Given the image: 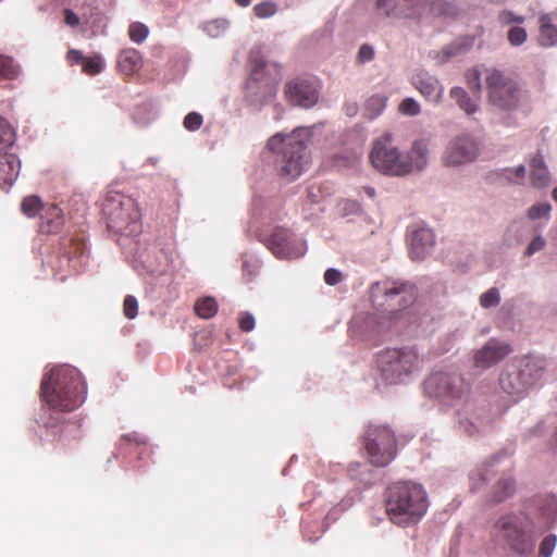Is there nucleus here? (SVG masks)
Segmentation results:
<instances>
[{
	"mask_svg": "<svg viewBox=\"0 0 557 557\" xmlns=\"http://www.w3.org/2000/svg\"><path fill=\"white\" fill-rule=\"evenodd\" d=\"M102 212L108 228L121 233L133 234L140 221V210L136 201L120 191H109L102 203Z\"/></svg>",
	"mask_w": 557,
	"mask_h": 557,
	"instance_id": "nucleus-7",
	"label": "nucleus"
},
{
	"mask_svg": "<svg viewBox=\"0 0 557 557\" xmlns=\"http://www.w3.org/2000/svg\"><path fill=\"white\" fill-rule=\"evenodd\" d=\"M468 87L475 94L481 91V74L476 69L468 70L466 73Z\"/></svg>",
	"mask_w": 557,
	"mask_h": 557,
	"instance_id": "nucleus-40",
	"label": "nucleus"
},
{
	"mask_svg": "<svg viewBox=\"0 0 557 557\" xmlns=\"http://www.w3.org/2000/svg\"><path fill=\"white\" fill-rule=\"evenodd\" d=\"M495 536L509 552L521 557L533 554L537 540L532 521L518 513L498 518L495 522Z\"/></svg>",
	"mask_w": 557,
	"mask_h": 557,
	"instance_id": "nucleus-3",
	"label": "nucleus"
},
{
	"mask_svg": "<svg viewBox=\"0 0 557 557\" xmlns=\"http://www.w3.org/2000/svg\"><path fill=\"white\" fill-rule=\"evenodd\" d=\"M500 301V295L496 287H492L480 296V305L483 308L495 307Z\"/></svg>",
	"mask_w": 557,
	"mask_h": 557,
	"instance_id": "nucleus-36",
	"label": "nucleus"
},
{
	"mask_svg": "<svg viewBox=\"0 0 557 557\" xmlns=\"http://www.w3.org/2000/svg\"><path fill=\"white\" fill-rule=\"evenodd\" d=\"M64 21L72 27H75L79 24V17L70 9L64 10Z\"/></svg>",
	"mask_w": 557,
	"mask_h": 557,
	"instance_id": "nucleus-53",
	"label": "nucleus"
},
{
	"mask_svg": "<svg viewBox=\"0 0 557 557\" xmlns=\"http://www.w3.org/2000/svg\"><path fill=\"white\" fill-rule=\"evenodd\" d=\"M44 209L41 199L35 195L25 197L21 203V210L27 218H35Z\"/></svg>",
	"mask_w": 557,
	"mask_h": 557,
	"instance_id": "nucleus-31",
	"label": "nucleus"
},
{
	"mask_svg": "<svg viewBox=\"0 0 557 557\" xmlns=\"http://www.w3.org/2000/svg\"><path fill=\"white\" fill-rule=\"evenodd\" d=\"M531 168V181L534 186L543 187L549 182V174L544 165L543 159L535 157L530 163Z\"/></svg>",
	"mask_w": 557,
	"mask_h": 557,
	"instance_id": "nucleus-26",
	"label": "nucleus"
},
{
	"mask_svg": "<svg viewBox=\"0 0 557 557\" xmlns=\"http://www.w3.org/2000/svg\"><path fill=\"white\" fill-rule=\"evenodd\" d=\"M372 165L388 175L404 176L408 174V165L398 149L393 146L392 136L385 135L375 140L370 153Z\"/></svg>",
	"mask_w": 557,
	"mask_h": 557,
	"instance_id": "nucleus-10",
	"label": "nucleus"
},
{
	"mask_svg": "<svg viewBox=\"0 0 557 557\" xmlns=\"http://www.w3.org/2000/svg\"><path fill=\"white\" fill-rule=\"evenodd\" d=\"M417 89L429 100L438 101L443 95V87L433 77H419L416 81Z\"/></svg>",
	"mask_w": 557,
	"mask_h": 557,
	"instance_id": "nucleus-24",
	"label": "nucleus"
},
{
	"mask_svg": "<svg viewBox=\"0 0 557 557\" xmlns=\"http://www.w3.org/2000/svg\"><path fill=\"white\" fill-rule=\"evenodd\" d=\"M552 198L557 202V187L553 189Z\"/></svg>",
	"mask_w": 557,
	"mask_h": 557,
	"instance_id": "nucleus-60",
	"label": "nucleus"
},
{
	"mask_svg": "<svg viewBox=\"0 0 557 557\" xmlns=\"http://www.w3.org/2000/svg\"><path fill=\"white\" fill-rule=\"evenodd\" d=\"M524 172H525V169L523 165H519L516 170H515V174L517 177L519 178H522L524 176Z\"/></svg>",
	"mask_w": 557,
	"mask_h": 557,
	"instance_id": "nucleus-56",
	"label": "nucleus"
},
{
	"mask_svg": "<svg viewBox=\"0 0 557 557\" xmlns=\"http://www.w3.org/2000/svg\"><path fill=\"white\" fill-rule=\"evenodd\" d=\"M238 323L243 332H250L255 327V318L250 313H243Z\"/></svg>",
	"mask_w": 557,
	"mask_h": 557,
	"instance_id": "nucleus-47",
	"label": "nucleus"
},
{
	"mask_svg": "<svg viewBox=\"0 0 557 557\" xmlns=\"http://www.w3.org/2000/svg\"><path fill=\"white\" fill-rule=\"evenodd\" d=\"M515 490V482L511 478L500 479L494 487L493 502L500 503L509 497Z\"/></svg>",
	"mask_w": 557,
	"mask_h": 557,
	"instance_id": "nucleus-30",
	"label": "nucleus"
},
{
	"mask_svg": "<svg viewBox=\"0 0 557 557\" xmlns=\"http://www.w3.org/2000/svg\"><path fill=\"white\" fill-rule=\"evenodd\" d=\"M398 110L404 115L414 116L419 114L420 106L413 98H406L399 103Z\"/></svg>",
	"mask_w": 557,
	"mask_h": 557,
	"instance_id": "nucleus-39",
	"label": "nucleus"
},
{
	"mask_svg": "<svg viewBox=\"0 0 557 557\" xmlns=\"http://www.w3.org/2000/svg\"><path fill=\"white\" fill-rule=\"evenodd\" d=\"M70 244L71 246H73V250H65L64 251V255L67 256V259L70 260L72 258V256L76 257V256H79L84 252V244L79 240H74V239H71L70 240Z\"/></svg>",
	"mask_w": 557,
	"mask_h": 557,
	"instance_id": "nucleus-50",
	"label": "nucleus"
},
{
	"mask_svg": "<svg viewBox=\"0 0 557 557\" xmlns=\"http://www.w3.org/2000/svg\"><path fill=\"white\" fill-rule=\"evenodd\" d=\"M41 219V230L47 233H57L63 224L62 210L55 205L45 209V214Z\"/></svg>",
	"mask_w": 557,
	"mask_h": 557,
	"instance_id": "nucleus-25",
	"label": "nucleus"
},
{
	"mask_svg": "<svg viewBox=\"0 0 557 557\" xmlns=\"http://www.w3.org/2000/svg\"><path fill=\"white\" fill-rule=\"evenodd\" d=\"M446 58H450L457 54V51H451V49L445 50Z\"/></svg>",
	"mask_w": 557,
	"mask_h": 557,
	"instance_id": "nucleus-59",
	"label": "nucleus"
},
{
	"mask_svg": "<svg viewBox=\"0 0 557 557\" xmlns=\"http://www.w3.org/2000/svg\"><path fill=\"white\" fill-rule=\"evenodd\" d=\"M511 352L512 348L509 344L491 338L474 354V366L481 369H488L504 360Z\"/></svg>",
	"mask_w": 557,
	"mask_h": 557,
	"instance_id": "nucleus-16",
	"label": "nucleus"
},
{
	"mask_svg": "<svg viewBox=\"0 0 557 557\" xmlns=\"http://www.w3.org/2000/svg\"><path fill=\"white\" fill-rule=\"evenodd\" d=\"M546 245L545 239L542 236L534 237L531 243L528 245L524 255L532 256L535 252L542 250Z\"/></svg>",
	"mask_w": 557,
	"mask_h": 557,
	"instance_id": "nucleus-45",
	"label": "nucleus"
},
{
	"mask_svg": "<svg viewBox=\"0 0 557 557\" xmlns=\"http://www.w3.org/2000/svg\"><path fill=\"white\" fill-rule=\"evenodd\" d=\"M235 2L240 7H248L251 0H235Z\"/></svg>",
	"mask_w": 557,
	"mask_h": 557,
	"instance_id": "nucleus-58",
	"label": "nucleus"
},
{
	"mask_svg": "<svg viewBox=\"0 0 557 557\" xmlns=\"http://www.w3.org/2000/svg\"><path fill=\"white\" fill-rule=\"evenodd\" d=\"M380 14L393 17L416 18L426 14L434 16H453L456 9L442 0H377Z\"/></svg>",
	"mask_w": 557,
	"mask_h": 557,
	"instance_id": "nucleus-8",
	"label": "nucleus"
},
{
	"mask_svg": "<svg viewBox=\"0 0 557 557\" xmlns=\"http://www.w3.org/2000/svg\"><path fill=\"white\" fill-rule=\"evenodd\" d=\"M363 443L369 461L376 467L387 466L396 455V438L388 426L370 424Z\"/></svg>",
	"mask_w": 557,
	"mask_h": 557,
	"instance_id": "nucleus-9",
	"label": "nucleus"
},
{
	"mask_svg": "<svg viewBox=\"0 0 557 557\" xmlns=\"http://www.w3.org/2000/svg\"><path fill=\"white\" fill-rule=\"evenodd\" d=\"M376 370L386 384H400L420 370L421 359L416 348H385L376 354Z\"/></svg>",
	"mask_w": 557,
	"mask_h": 557,
	"instance_id": "nucleus-4",
	"label": "nucleus"
},
{
	"mask_svg": "<svg viewBox=\"0 0 557 557\" xmlns=\"http://www.w3.org/2000/svg\"><path fill=\"white\" fill-rule=\"evenodd\" d=\"M82 66L85 74L94 76L102 72L103 62L100 55H94L91 58H85Z\"/></svg>",
	"mask_w": 557,
	"mask_h": 557,
	"instance_id": "nucleus-33",
	"label": "nucleus"
},
{
	"mask_svg": "<svg viewBox=\"0 0 557 557\" xmlns=\"http://www.w3.org/2000/svg\"><path fill=\"white\" fill-rule=\"evenodd\" d=\"M264 88L267 89V97L264 98V100L268 101L273 99L275 96V89L269 84H265Z\"/></svg>",
	"mask_w": 557,
	"mask_h": 557,
	"instance_id": "nucleus-55",
	"label": "nucleus"
},
{
	"mask_svg": "<svg viewBox=\"0 0 557 557\" xmlns=\"http://www.w3.org/2000/svg\"><path fill=\"white\" fill-rule=\"evenodd\" d=\"M264 67V64L263 63H260V64H256V66L253 67L251 74H250V77L248 79V83H247V88L248 90H252L255 88V85L261 81L260 78V73L261 71L263 70Z\"/></svg>",
	"mask_w": 557,
	"mask_h": 557,
	"instance_id": "nucleus-48",
	"label": "nucleus"
},
{
	"mask_svg": "<svg viewBox=\"0 0 557 557\" xmlns=\"http://www.w3.org/2000/svg\"><path fill=\"white\" fill-rule=\"evenodd\" d=\"M15 139V129L4 117L0 116V152L11 149Z\"/></svg>",
	"mask_w": 557,
	"mask_h": 557,
	"instance_id": "nucleus-28",
	"label": "nucleus"
},
{
	"mask_svg": "<svg viewBox=\"0 0 557 557\" xmlns=\"http://www.w3.org/2000/svg\"><path fill=\"white\" fill-rule=\"evenodd\" d=\"M18 75V66L15 64L12 58L0 54V78L3 79H15Z\"/></svg>",
	"mask_w": 557,
	"mask_h": 557,
	"instance_id": "nucleus-32",
	"label": "nucleus"
},
{
	"mask_svg": "<svg viewBox=\"0 0 557 557\" xmlns=\"http://www.w3.org/2000/svg\"><path fill=\"white\" fill-rule=\"evenodd\" d=\"M540 33L539 42L543 47L557 45V23L554 22L553 13L542 14L539 18Z\"/></svg>",
	"mask_w": 557,
	"mask_h": 557,
	"instance_id": "nucleus-22",
	"label": "nucleus"
},
{
	"mask_svg": "<svg viewBox=\"0 0 557 557\" xmlns=\"http://www.w3.org/2000/svg\"><path fill=\"white\" fill-rule=\"evenodd\" d=\"M141 65V55L136 49H123L117 55V66L124 75H132L138 72Z\"/></svg>",
	"mask_w": 557,
	"mask_h": 557,
	"instance_id": "nucleus-23",
	"label": "nucleus"
},
{
	"mask_svg": "<svg viewBox=\"0 0 557 557\" xmlns=\"http://www.w3.org/2000/svg\"><path fill=\"white\" fill-rule=\"evenodd\" d=\"M368 106L369 107H376L379 112H380L385 107V101L381 97H372V98L369 99Z\"/></svg>",
	"mask_w": 557,
	"mask_h": 557,
	"instance_id": "nucleus-54",
	"label": "nucleus"
},
{
	"mask_svg": "<svg viewBox=\"0 0 557 557\" xmlns=\"http://www.w3.org/2000/svg\"><path fill=\"white\" fill-rule=\"evenodd\" d=\"M372 292L382 293L388 301V306H392V302H397L399 305L397 311L411 306L417 295L416 288L406 283H392L391 285L375 283L372 286Z\"/></svg>",
	"mask_w": 557,
	"mask_h": 557,
	"instance_id": "nucleus-15",
	"label": "nucleus"
},
{
	"mask_svg": "<svg viewBox=\"0 0 557 557\" xmlns=\"http://www.w3.org/2000/svg\"><path fill=\"white\" fill-rule=\"evenodd\" d=\"M499 385L504 393L517 398L523 396L528 387L517 369L506 368L499 376Z\"/></svg>",
	"mask_w": 557,
	"mask_h": 557,
	"instance_id": "nucleus-20",
	"label": "nucleus"
},
{
	"mask_svg": "<svg viewBox=\"0 0 557 557\" xmlns=\"http://www.w3.org/2000/svg\"><path fill=\"white\" fill-rule=\"evenodd\" d=\"M333 511H334V510H331V511L326 515V519H331V518H332V516H333Z\"/></svg>",
	"mask_w": 557,
	"mask_h": 557,
	"instance_id": "nucleus-61",
	"label": "nucleus"
},
{
	"mask_svg": "<svg viewBox=\"0 0 557 557\" xmlns=\"http://www.w3.org/2000/svg\"><path fill=\"white\" fill-rule=\"evenodd\" d=\"M429 144L424 139L416 140L408 156L404 157L405 164L408 165V174L412 171L422 170L428 163Z\"/></svg>",
	"mask_w": 557,
	"mask_h": 557,
	"instance_id": "nucleus-21",
	"label": "nucleus"
},
{
	"mask_svg": "<svg viewBox=\"0 0 557 557\" xmlns=\"http://www.w3.org/2000/svg\"><path fill=\"white\" fill-rule=\"evenodd\" d=\"M507 37L512 46H520L527 39V32L523 27L520 26L511 27L508 32Z\"/></svg>",
	"mask_w": 557,
	"mask_h": 557,
	"instance_id": "nucleus-43",
	"label": "nucleus"
},
{
	"mask_svg": "<svg viewBox=\"0 0 557 557\" xmlns=\"http://www.w3.org/2000/svg\"><path fill=\"white\" fill-rule=\"evenodd\" d=\"M423 389L430 398L453 407L469 399L471 384L457 372L437 371L424 380Z\"/></svg>",
	"mask_w": 557,
	"mask_h": 557,
	"instance_id": "nucleus-6",
	"label": "nucleus"
},
{
	"mask_svg": "<svg viewBox=\"0 0 557 557\" xmlns=\"http://www.w3.org/2000/svg\"><path fill=\"white\" fill-rule=\"evenodd\" d=\"M85 395L81 372L67 364L54 367L41 381V399L54 410L73 411L84 403Z\"/></svg>",
	"mask_w": 557,
	"mask_h": 557,
	"instance_id": "nucleus-1",
	"label": "nucleus"
},
{
	"mask_svg": "<svg viewBox=\"0 0 557 557\" xmlns=\"http://www.w3.org/2000/svg\"><path fill=\"white\" fill-rule=\"evenodd\" d=\"M546 361L542 357H525L520 361L518 370L528 389L533 386L543 375Z\"/></svg>",
	"mask_w": 557,
	"mask_h": 557,
	"instance_id": "nucleus-19",
	"label": "nucleus"
},
{
	"mask_svg": "<svg viewBox=\"0 0 557 557\" xmlns=\"http://www.w3.org/2000/svg\"><path fill=\"white\" fill-rule=\"evenodd\" d=\"M21 170V161L15 153L7 151L0 152V187L8 191L16 178Z\"/></svg>",
	"mask_w": 557,
	"mask_h": 557,
	"instance_id": "nucleus-17",
	"label": "nucleus"
},
{
	"mask_svg": "<svg viewBox=\"0 0 557 557\" xmlns=\"http://www.w3.org/2000/svg\"><path fill=\"white\" fill-rule=\"evenodd\" d=\"M86 57L78 50L72 49L67 52V61L72 64H83Z\"/></svg>",
	"mask_w": 557,
	"mask_h": 557,
	"instance_id": "nucleus-51",
	"label": "nucleus"
},
{
	"mask_svg": "<svg viewBox=\"0 0 557 557\" xmlns=\"http://www.w3.org/2000/svg\"><path fill=\"white\" fill-rule=\"evenodd\" d=\"M264 245L281 259H296L306 251V244L298 239L292 232L284 227H275L272 233L263 239Z\"/></svg>",
	"mask_w": 557,
	"mask_h": 557,
	"instance_id": "nucleus-12",
	"label": "nucleus"
},
{
	"mask_svg": "<svg viewBox=\"0 0 557 557\" xmlns=\"http://www.w3.org/2000/svg\"><path fill=\"white\" fill-rule=\"evenodd\" d=\"M343 278L342 273L336 269H327L324 272V281L327 285L334 286L338 284Z\"/></svg>",
	"mask_w": 557,
	"mask_h": 557,
	"instance_id": "nucleus-46",
	"label": "nucleus"
},
{
	"mask_svg": "<svg viewBox=\"0 0 557 557\" xmlns=\"http://www.w3.org/2000/svg\"><path fill=\"white\" fill-rule=\"evenodd\" d=\"M499 20L502 23H506V24L513 23V22L522 23L524 21V18L522 16H516L511 12H507V11L500 13Z\"/></svg>",
	"mask_w": 557,
	"mask_h": 557,
	"instance_id": "nucleus-52",
	"label": "nucleus"
},
{
	"mask_svg": "<svg viewBox=\"0 0 557 557\" xmlns=\"http://www.w3.org/2000/svg\"><path fill=\"white\" fill-rule=\"evenodd\" d=\"M487 472H488V469H487L486 465H482L481 467L476 468L475 470H473L471 472V474H470L471 491L475 492L481 488V485L486 480Z\"/></svg>",
	"mask_w": 557,
	"mask_h": 557,
	"instance_id": "nucleus-35",
	"label": "nucleus"
},
{
	"mask_svg": "<svg viewBox=\"0 0 557 557\" xmlns=\"http://www.w3.org/2000/svg\"><path fill=\"white\" fill-rule=\"evenodd\" d=\"M364 191H366V194H367L369 197H371V198H373V197L375 196V190H374V188H373V187H369V186H368V187H366V188H364Z\"/></svg>",
	"mask_w": 557,
	"mask_h": 557,
	"instance_id": "nucleus-57",
	"label": "nucleus"
},
{
	"mask_svg": "<svg viewBox=\"0 0 557 557\" xmlns=\"http://www.w3.org/2000/svg\"><path fill=\"white\" fill-rule=\"evenodd\" d=\"M435 245V236L431 228L420 227L412 232L410 237V255L412 259L422 260Z\"/></svg>",
	"mask_w": 557,
	"mask_h": 557,
	"instance_id": "nucleus-18",
	"label": "nucleus"
},
{
	"mask_svg": "<svg viewBox=\"0 0 557 557\" xmlns=\"http://www.w3.org/2000/svg\"><path fill=\"white\" fill-rule=\"evenodd\" d=\"M478 154V143L468 135H461L448 143L443 156V162L448 166H458L472 162L476 159Z\"/></svg>",
	"mask_w": 557,
	"mask_h": 557,
	"instance_id": "nucleus-13",
	"label": "nucleus"
},
{
	"mask_svg": "<svg viewBox=\"0 0 557 557\" xmlns=\"http://www.w3.org/2000/svg\"><path fill=\"white\" fill-rule=\"evenodd\" d=\"M550 209L552 207L548 202L535 203L529 209L528 216L531 220H537L541 218L547 219L549 218Z\"/></svg>",
	"mask_w": 557,
	"mask_h": 557,
	"instance_id": "nucleus-38",
	"label": "nucleus"
},
{
	"mask_svg": "<svg viewBox=\"0 0 557 557\" xmlns=\"http://www.w3.org/2000/svg\"><path fill=\"white\" fill-rule=\"evenodd\" d=\"M374 58V50L369 45H362L358 51V59L361 62L371 61Z\"/></svg>",
	"mask_w": 557,
	"mask_h": 557,
	"instance_id": "nucleus-49",
	"label": "nucleus"
},
{
	"mask_svg": "<svg viewBox=\"0 0 557 557\" xmlns=\"http://www.w3.org/2000/svg\"><path fill=\"white\" fill-rule=\"evenodd\" d=\"M253 12L259 18L273 16L277 12V5L271 1H264L253 7Z\"/></svg>",
	"mask_w": 557,
	"mask_h": 557,
	"instance_id": "nucleus-37",
	"label": "nucleus"
},
{
	"mask_svg": "<svg viewBox=\"0 0 557 557\" xmlns=\"http://www.w3.org/2000/svg\"><path fill=\"white\" fill-rule=\"evenodd\" d=\"M268 147L277 152L275 163L281 176L295 180L302 173L308 159L307 146L300 139L299 132H294L288 136L276 134L269 139Z\"/></svg>",
	"mask_w": 557,
	"mask_h": 557,
	"instance_id": "nucleus-5",
	"label": "nucleus"
},
{
	"mask_svg": "<svg viewBox=\"0 0 557 557\" xmlns=\"http://www.w3.org/2000/svg\"><path fill=\"white\" fill-rule=\"evenodd\" d=\"M149 34L148 27L139 22H134L129 25L128 36L129 39L136 44H141L145 41Z\"/></svg>",
	"mask_w": 557,
	"mask_h": 557,
	"instance_id": "nucleus-34",
	"label": "nucleus"
},
{
	"mask_svg": "<svg viewBox=\"0 0 557 557\" xmlns=\"http://www.w3.org/2000/svg\"><path fill=\"white\" fill-rule=\"evenodd\" d=\"M203 119L197 112H189L184 119V127L189 132H195L201 127Z\"/></svg>",
	"mask_w": 557,
	"mask_h": 557,
	"instance_id": "nucleus-42",
	"label": "nucleus"
},
{
	"mask_svg": "<svg viewBox=\"0 0 557 557\" xmlns=\"http://www.w3.org/2000/svg\"><path fill=\"white\" fill-rule=\"evenodd\" d=\"M194 309L201 319H210L218 312V304L214 298L206 297L196 301Z\"/></svg>",
	"mask_w": 557,
	"mask_h": 557,
	"instance_id": "nucleus-29",
	"label": "nucleus"
},
{
	"mask_svg": "<svg viewBox=\"0 0 557 557\" xmlns=\"http://www.w3.org/2000/svg\"><path fill=\"white\" fill-rule=\"evenodd\" d=\"M123 312L127 319H134L137 315L138 302L134 296L127 295L125 297L124 302H123Z\"/></svg>",
	"mask_w": 557,
	"mask_h": 557,
	"instance_id": "nucleus-44",
	"label": "nucleus"
},
{
	"mask_svg": "<svg viewBox=\"0 0 557 557\" xmlns=\"http://www.w3.org/2000/svg\"><path fill=\"white\" fill-rule=\"evenodd\" d=\"M490 102L500 110H513L520 100L517 85L499 71L488 70L485 77Z\"/></svg>",
	"mask_w": 557,
	"mask_h": 557,
	"instance_id": "nucleus-11",
	"label": "nucleus"
},
{
	"mask_svg": "<svg viewBox=\"0 0 557 557\" xmlns=\"http://www.w3.org/2000/svg\"><path fill=\"white\" fill-rule=\"evenodd\" d=\"M285 97L292 106L308 109L317 103L319 94L313 83L297 78L285 85Z\"/></svg>",
	"mask_w": 557,
	"mask_h": 557,
	"instance_id": "nucleus-14",
	"label": "nucleus"
},
{
	"mask_svg": "<svg viewBox=\"0 0 557 557\" xmlns=\"http://www.w3.org/2000/svg\"><path fill=\"white\" fill-rule=\"evenodd\" d=\"M556 536L554 534L547 535L540 544L539 557H550L556 546Z\"/></svg>",
	"mask_w": 557,
	"mask_h": 557,
	"instance_id": "nucleus-41",
	"label": "nucleus"
},
{
	"mask_svg": "<svg viewBox=\"0 0 557 557\" xmlns=\"http://www.w3.org/2000/svg\"><path fill=\"white\" fill-rule=\"evenodd\" d=\"M384 503L388 519L398 527L418 523L429 506L423 486L410 481L389 485L385 492Z\"/></svg>",
	"mask_w": 557,
	"mask_h": 557,
	"instance_id": "nucleus-2",
	"label": "nucleus"
},
{
	"mask_svg": "<svg viewBox=\"0 0 557 557\" xmlns=\"http://www.w3.org/2000/svg\"><path fill=\"white\" fill-rule=\"evenodd\" d=\"M450 97L456 100L457 104L467 114H472L478 110V103L471 99L467 91L461 87H454L450 89Z\"/></svg>",
	"mask_w": 557,
	"mask_h": 557,
	"instance_id": "nucleus-27",
	"label": "nucleus"
}]
</instances>
